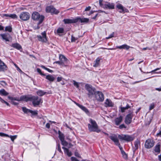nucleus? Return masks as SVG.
<instances>
[{
    "label": "nucleus",
    "mask_w": 161,
    "mask_h": 161,
    "mask_svg": "<svg viewBox=\"0 0 161 161\" xmlns=\"http://www.w3.org/2000/svg\"><path fill=\"white\" fill-rule=\"evenodd\" d=\"M46 127L47 128H49L50 127V125L49 123H47L46 125Z\"/></svg>",
    "instance_id": "nucleus-63"
},
{
    "label": "nucleus",
    "mask_w": 161,
    "mask_h": 161,
    "mask_svg": "<svg viewBox=\"0 0 161 161\" xmlns=\"http://www.w3.org/2000/svg\"><path fill=\"white\" fill-rule=\"evenodd\" d=\"M11 103L12 104H14V105H17L19 104L18 103H16V102H15L13 101H11Z\"/></svg>",
    "instance_id": "nucleus-60"
},
{
    "label": "nucleus",
    "mask_w": 161,
    "mask_h": 161,
    "mask_svg": "<svg viewBox=\"0 0 161 161\" xmlns=\"http://www.w3.org/2000/svg\"><path fill=\"white\" fill-rule=\"evenodd\" d=\"M22 109L23 111L25 114H28V113H30V109H27L25 107H23L22 108Z\"/></svg>",
    "instance_id": "nucleus-35"
},
{
    "label": "nucleus",
    "mask_w": 161,
    "mask_h": 161,
    "mask_svg": "<svg viewBox=\"0 0 161 161\" xmlns=\"http://www.w3.org/2000/svg\"><path fill=\"white\" fill-rule=\"evenodd\" d=\"M133 113V112H131L126 116L125 122L126 125H129L131 123L132 118L134 116Z\"/></svg>",
    "instance_id": "nucleus-9"
},
{
    "label": "nucleus",
    "mask_w": 161,
    "mask_h": 161,
    "mask_svg": "<svg viewBox=\"0 0 161 161\" xmlns=\"http://www.w3.org/2000/svg\"><path fill=\"white\" fill-rule=\"evenodd\" d=\"M100 58H97L96 60L94 61L93 66L94 67H97L99 64L100 61Z\"/></svg>",
    "instance_id": "nucleus-31"
},
{
    "label": "nucleus",
    "mask_w": 161,
    "mask_h": 161,
    "mask_svg": "<svg viewBox=\"0 0 161 161\" xmlns=\"http://www.w3.org/2000/svg\"><path fill=\"white\" fill-rule=\"evenodd\" d=\"M32 96L31 95L21 96L20 97V100H21V101H25L26 102L31 101Z\"/></svg>",
    "instance_id": "nucleus-15"
},
{
    "label": "nucleus",
    "mask_w": 161,
    "mask_h": 161,
    "mask_svg": "<svg viewBox=\"0 0 161 161\" xmlns=\"http://www.w3.org/2000/svg\"><path fill=\"white\" fill-rule=\"evenodd\" d=\"M61 143L64 146H67L68 145V143L64 140H62Z\"/></svg>",
    "instance_id": "nucleus-37"
},
{
    "label": "nucleus",
    "mask_w": 161,
    "mask_h": 161,
    "mask_svg": "<svg viewBox=\"0 0 161 161\" xmlns=\"http://www.w3.org/2000/svg\"><path fill=\"white\" fill-rule=\"evenodd\" d=\"M103 1V0H99V5H100L101 6H104V5L103 3H102V2Z\"/></svg>",
    "instance_id": "nucleus-57"
},
{
    "label": "nucleus",
    "mask_w": 161,
    "mask_h": 161,
    "mask_svg": "<svg viewBox=\"0 0 161 161\" xmlns=\"http://www.w3.org/2000/svg\"><path fill=\"white\" fill-rule=\"evenodd\" d=\"M155 142L151 139H147L145 143V147L147 149H150L152 148L154 145Z\"/></svg>",
    "instance_id": "nucleus-7"
},
{
    "label": "nucleus",
    "mask_w": 161,
    "mask_h": 161,
    "mask_svg": "<svg viewBox=\"0 0 161 161\" xmlns=\"http://www.w3.org/2000/svg\"><path fill=\"white\" fill-rule=\"evenodd\" d=\"M126 107H122L121 108V112L122 113L124 112L125 111V110L127 109Z\"/></svg>",
    "instance_id": "nucleus-56"
},
{
    "label": "nucleus",
    "mask_w": 161,
    "mask_h": 161,
    "mask_svg": "<svg viewBox=\"0 0 161 161\" xmlns=\"http://www.w3.org/2000/svg\"><path fill=\"white\" fill-rule=\"evenodd\" d=\"M30 14L26 12H23L20 14L19 15L20 18L24 21L28 20L30 19Z\"/></svg>",
    "instance_id": "nucleus-13"
},
{
    "label": "nucleus",
    "mask_w": 161,
    "mask_h": 161,
    "mask_svg": "<svg viewBox=\"0 0 161 161\" xmlns=\"http://www.w3.org/2000/svg\"><path fill=\"white\" fill-rule=\"evenodd\" d=\"M64 32V29L62 28H58L57 30V33H63Z\"/></svg>",
    "instance_id": "nucleus-41"
},
{
    "label": "nucleus",
    "mask_w": 161,
    "mask_h": 161,
    "mask_svg": "<svg viewBox=\"0 0 161 161\" xmlns=\"http://www.w3.org/2000/svg\"><path fill=\"white\" fill-rule=\"evenodd\" d=\"M82 110L84 111L86 113L88 114L89 113L88 109L82 105L80 108Z\"/></svg>",
    "instance_id": "nucleus-36"
},
{
    "label": "nucleus",
    "mask_w": 161,
    "mask_h": 161,
    "mask_svg": "<svg viewBox=\"0 0 161 161\" xmlns=\"http://www.w3.org/2000/svg\"><path fill=\"white\" fill-rule=\"evenodd\" d=\"M37 72H38L39 73V74L40 75H41L42 76H46V75L44 74L42 72L41 69H40L39 68H37Z\"/></svg>",
    "instance_id": "nucleus-43"
},
{
    "label": "nucleus",
    "mask_w": 161,
    "mask_h": 161,
    "mask_svg": "<svg viewBox=\"0 0 161 161\" xmlns=\"http://www.w3.org/2000/svg\"><path fill=\"white\" fill-rule=\"evenodd\" d=\"M8 137H9L10 138L12 142H14V140L17 138V135H14V136H7Z\"/></svg>",
    "instance_id": "nucleus-38"
},
{
    "label": "nucleus",
    "mask_w": 161,
    "mask_h": 161,
    "mask_svg": "<svg viewBox=\"0 0 161 161\" xmlns=\"http://www.w3.org/2000/svg\"><path fill=\"white\" fill-rule=\"evenodd\" d=\"M73 84L74 86L76 87V88H78L79 87V85L78 82H76L75 81L73 80Z\"/></svg>",
    "instance_id": "nucleus-46"
},
{
    "label": "nucleus",
    "mask_w": 161,
    "mask_h": 161,
    "mask_svg": "<svg viewBox=\"0 0 161 161\" xmlns=\"http://www.w3.org/2000/svg\"><path fill=\"white\" fill-rule=\"evenodd\" d=\"M3 16L4 17H9L11 18L12 19H17L18 18L17 16L15 14H3Z\"/></svg>",
    "instance_id": "nucleus-23"
},
{
    "label": "nucleus",
    "mask_w": 161,
    "mask_h": 161,
    "mask_svg": "<svg viewBox=\"0 0 161 161\" xmlns=\"http://www.w3.org/2000/svg\"><path fill=\"white\" fill-rule=\"evenodd\" d=\"M30 113L32 115H36L38 114V111L37 110L33 111L31 110Z\"/></svg>",
    "instance_id": "nucleus-39"
},
{
    "label": "nucleus",
    "mask_w": 161,
    "mask_h": 161,
    "mask_svg": "<svg viewBox=\"0 0 161 161\" xmlns=\"http://www.w3.org/2000/svg\"><path fill=\"white\" fill-rule=\"evenodd\" d=\"M12 28L11 26H7L5 28V31H8L10 32H11L12 31Z\"/></svg>",
    "instance_id": "nucleus-34"
},
{
    "label": "nucleus",
    "mask_w": 161,
    "mask_h": 161,
    "mask_svg": "<svg viewBox=\"0 0 161 161\" xmlns=\"http://www.w3.org/2000/svg\"><path fill=\"white\" fill-rule=\"evenodd\" d=\"M105 104L106 105V107H113L114 104L112 103V101L110 100L107 99L105 102Z\"/></svg>",
    "instance_id": "nucleus-25"
},
{
    "label": "nucleus",
    "mask_w": 161,
    "mask_h": 161,
    "mask_svg": "<svg viewBox=\"0 0 161 161\" xmlns=\"http://www.w3.org/2000/svg\"><path fill=\"white\" fill-rule=\"evenodd\" d=\"M75 156L77 157L81 158V156L80 154L77 152H75Z\"/></svg>",
    "instance_id": "nucleus-55"
},
{
    "label": "nucleus",
    "mask_w": 161,
    "mask_h": 161,
    "mask_svg": "<svg viewBox=\"0 0 161 161\" xmlns=\"http://www.w3.org/2000/svg\"><path fill=\"white\" fill-rule=\"evenodd\" d=\"M104 8L106 9H114V5L113 3L107 2V4L104 5Z\"/></svg>",
    "instance_id": "nucleus-18"
},
{
    "label": "nucleus",
    "mask_w": 161,
    "mask_h": 161,
    "mask_svg": "<svg viewBox=\"0 0 161 161\" xmlns=\"http://www.w3.org/2000/svg\"><path fill=\"white\" fill-rule=\"evenodd\" d=\"M44 16L43 15H40L39 13L37 12H34L32 14L31 18L34 20L39 21L37 25H39L43 22L44 19Z\"/></svg>",
    "instance_id": "nucleus-3"
},
{
    "label": "nucleus",
    "mask_w": 161,
    "mask_h": 161,
    "mask_svg": "<svg viewBox=\"0 0 161 161\" xmlns=\"http://www.w3.org/2000/svg\"><path fill=\"white\" fill-rule=\"evenodd\" d=\"M42 36L37 35V38L39 41L42 42H46L47 40V37L46 33L45 31L42 32L41 34Z\"/></svg>",
    "instance_id": "nucleus-8"
},
{
    "label": "nucleus",
    "mask_w": 161,
    "mask_h": 161,
    "mask_svg": "<svg viewBox=\"0 0 161 161\" xmlns=\"http://www.w3.org/2000/svg\"><path fill=\"white\" fill-rule=\"evenodd\" d=\"M11 46L18 50H20L22 48L21 45L17 43H13Z\"/></svg>",
    "instance_id": "nucleus-24"
},
{
    "label": "nucleus",
    "mask_w": 161,
    "mask_h": 161,
    "mask_svg": "<svg viewBox=\"0 0 161 161\" xmlns=\"http://www.w3.org/2000/svg\"><path fill=\"white\" fill-rule=\"evenodd\" d=\"M0 36L2 37V40H4L5 42H11L12 37L9 34L6 33L1 34Z\"/></svg>",
    "instance_id": "nucleus-10"
},
{
    "label": "nucleus",
    "mask_w": 161,
    "mask_h": 161,
    "mask_svg": "<svg viewBox=\"0 0 161 161\" xmlns=\"http://www.w3.org/2000/svg\"><path fill=\"white\" fill-rule=\"evenodd\" d=\"M89 121L91 124H89L88 127L90 132H96L97 133L100 132L101 130L98 129V126L95 120L90 118Z\"/></svg>",
    "instance_id": "nucleus-2"
},
{
    "label": "nucleus",
    "mask_w": 161,
    "mask_h": 161,
    "mask_svg": "<svg viewBox=\"0 0 161 161\" xmlns=\"http://www.w3.org/2000/svg\"><path fill=\"white\" fill-rule=\"evenodd\" d=\"M114 32H113L112 33H111V34H110L108 37H106V38L107 39H108L112 38L114 37Z\"/></svg>",
    "instance_id": "nucleus-51"
},
{
    "label": "nucleus",
    "mask_w": 161,
    "mask_h": 161,
    "mask_svg": "<svg viewBox=\"0 0 161 161\" xmlns=\"http://www.w3.org/2000/svg\"><path fill=\"white\" fill-rule=\"evenodd\" d=\"M31 101L32 102V103L34 107L38 106L41 103H42V98H39L37 96H32Z\"/></svg>",
    "instance_id": "nucleus-6"
},
{
    "label": "nucleus",
    "mask_w": 161,
    "mask_h": 161,
    "mask_svg": "<svg viewBox=\"0 0 161 161\" xmlns=\"http://www.w3.org/2000/svg\"><path fill=\"white\" fill-rule=\"evenodd\" d=\"M119 128L120 129H122L123 128L126 129V126L124 124H122L119 126Z\"/></svg>",
    "instance_id": "nucleus-45"
},
{
    "label": "nucleus",
    "mask_w": 161,
    "mask_h": 161,
    "mask_svg": "<svg viewBox=\"0 0 161 161\" xmlns=\"http://www.w3.org/2000/svg\"><path fill=\"white\" fill-rule=\"evenodd\" d=\"M41 68H43V69H45L47 70L48 72H49L50 73H52V72H53V71L52 70H51V69H49L45 67L43 65H41Z\"/></svg>",
    "instance_id": "nucleus-40"
},
{
    "label": "nucleus",
    "mask_w": 161,
    "mask_h": 161,
    "mask_svg": "<svg viewBox=\"0 0 161 161\" xmlns=\"http://www.w3.org/2000/svg\"><path fill=\"white\" fill-rule=\"evenodd\" d=\"M71 160L72 161H79L75 157H72L71 158Z\"/></svg>",
    "instance_id": "nucleus-54"
},
{
    "label": "nucleus",
    "mask_w": 161,
    "mask_h": 161,
    "mask_svg": "<svg viewBox=\"0 0 161 161\" xmlns=\"http://www.w3.org/2000/svg\"><path fill=\"white\" fill-rule=\"evenodd\" d=\"M91 7L89 6L86 7V8L85 9V11H88L90 10L91 9Z\"/></svg>",
    "instance_id": "nucleus-59"
},
{
    "label": "nucleus",
    "mask_w": 161,
    "mask_h": 161,
    "mask_svg": "<svg viewBox=\"0 0 161 161\" xmlns=\"http://www.w3.org/2000/svg\"><path fill=\"white\" fill-rule=\"evenodd\" d=\"M62 148L64 149V151L65 153H66L67 155L68 156L70 157L72 155V154L71 152H69L68 148L64 147H62Z\"/></svg>",
    "instance_id": "nucleus-26"
},
{
    "label": "nucleus",
    "mask_w": 161,
    "mask_h": 161,
    "mask_svg": "<svg viewBox=\"0 0 161 161\" xmlns=\"http://www.w3.org/2000/svg\"><path fill=\"white\" fill-rule=\"evenodd\" d=\"M0 136L2 137L9 136V135H8L5 134L4 133H2V132H0Z\"/></svg>",
    "instance_id": "nucleus-48"
},
{
    "label": "nucleus",
    "mask_w": 161,
    "mask_h": 161,
    "mask_svg": "<svg viewBox=\"0 0 161 161\" xmlns=\"http://www.w3.org/2000/svg\"><path fill=\"white\" fill-rule=\"evenodd\" d=\"M76 19L77 21V22L79 21L81 23H87L89 21V19L88 18H80V17H77L76 18Z\"/></svg>",
    "instance_id": "nucleus-21"
},
{
    "label": "nucleus",
    "mask_w": 161,
    "mask_h": 161,
    "mask_svg": "<svg viewBox=\"0 0 161 161\" xmlns=\"http://www.w3.org/2000/svg\"><path fill=\"white\" fill-rule=\"evenodd\" d=\"M58 137L60 141L63 140L64 139L65 136L64 134L62 133L60 130H58Z\"/></svg>",
    "instance_id": "nucleus-29"
},
{
    "label": "nucleus",
    "mask_w": 161,
    "mask_h": 161,
    "mask_svg": "<svg viewBox=\"0 0 161 161\" xmlns=\"http://www.w3.org/2000/svg\"><path fill=\"white\" fill-rule=\"evenodd\" d=\"M63 21L65 24L74 23L77 22L76 18L74 19H64L63 20Z\"/></svg>",
    "instance_id": "nucleus-20"
},
{
    "label": "nucleus",
    "mask_w": 161,
    "mask_h": 161,
    "mask_svg": "<svg viewBox=\"0 0 161 161\" xmlns=\"http://www.w3.org/2000/svg\"><path fill=\"white\" fill-rule=\"evenodd\" d=\"M37 94L39 96H42L46 93V92H45L42 90H39L36 92Z\"/></svg>",
    "instance_id": "nucleus-32"
},
{
    "label": "nucleus",
    "mask_w": 161,
    "mask_h": 161,
    "mask_svg": "<svg viewBox=\"0 0 161 161\" xmlns=\"http://www.w3.org/2000/svg\"><path fill=\"white\" fill-rule=\"evenodd\" d=\"M8 94V93L7 92L5 89H2L0 90V95L3 96H6Z\"/></svg>",
    "instance_id": "nucleus-30"
},
{
    "label": "nucleus",
    "mask_w": 161,
    "mask_h": 161,
    "mask_svg": "<svg viewBox=\"0 0 161 161\" xmlns=\"http://www.w3.org/2000/svg\"><path fill=\"white\" fill-rule=\"evenodd\" d=\"M85 88L88 92L87 94L89 97L92 98L97 92L96 89L94 87L88 84H86Z\"/></svg>",
    "instance_id": "nucleus-4"
},
{
    "label": "nucleus",
    "mask_w": 161,
    "mask_h": 161,
    "mask_svg": "<svg viewBox=\"0 0 161 161\" xmlns=\"http://www.w3.org/2000/svg\"><path fill=\"white\" fill-rule=\"evenodd\" d=\"M47 12L51 13L52 14H57L59 12L53 6H50L47 7L46 8Z\"/></svg>",
    "instance_id": "nucleus-12"
},
{
    "label": "nucleus",
    "mask_w": 161,
    "mask_h": 161,
    "mask_svg": "<svg viewBox=\"0 0 161 161\" xmlns=\"http://www.w3.org/2000/svg\"><path fill=\"white\" fill-rule=\"evenodd\" d=\"M8 98L11 101L16 100L18 101H20L21 100H20V97H11L8 96Z\"/></svg>",
    "instance_id": "nucleus-33"
},
{
    "label": "nucleus",
    "mask_w": 161,
    "mask_h": 161,
    "mask_svg": "<svg viewBox=\"0 0 161 161\" xmlns=\"http://www.w3.org/2000/svg\"><path fill=\"white\" fill-rule=\"evenodd\" d=\"M156 136H161V130L160 131L159 133H157Z\"/></svg>",
    "instance_id": "nucleus-64"
},
{
    "label": "nucleus",
    "mask_w": 161,
    "mask_h": 161,
    "mask_svg": "<svg viewBox=\"0 0 161 161\" xmlns=\"http://www.w3.org/2000/svg\"><path fill=\"white\" fill-rule=\"evenodd\" d=\"M122 155V156L125 159H126L128 158V156L127 154L124 151L123 152L121 153Z\"/></svg>",
    "instance_id": "nucleus-42"
},
{
    "label": "nucleus",
    "mask_w": 161,
    "mask_h": 161,
    "mask_svg": "<svg viewBox=\"0 0 161 161\" xmlns=\"http://www.w3.org/2000/svg\"><path fill=\"white\" fill-rule=\"evenodd\" d=\"M140 141L138 139H136L134 142V147L133 148V152L134 153L136 150L138 149L139 146L140 145Z\"/></svg>",
    "instance_id": "nucleus-17"
},
{
    "label": "nucleus",
    "mask_w": 161,
    "mask_h": 161,
    "mask_svg": "<svg viewBox=\"0 0 161 161\" xmlns=\"http://www.w3.org/2000/svg\"><path fill=\"white\" fill-rule=\"evenodd\" d=\"M77 39V38H75L73 36V35L71 36V42H75L76 40Z\"/></svg>",
    "instance_id": "nucleus-49"
},
{
    "label": "nucleus",
    "mask_w": 161,
    "mask_h": 161,
    "mask_svg": "<svg viewBox=\"0 0 161 161\" xmlns=\"http://www.w3.org/2000/svg\"><path fill=\"white\" fill-rule=\"evenodd\" d=\"M130 47V46L125 44L123 45L120 46H116V48H119V49H125L126 50H128Z\"/></svg>",
    "instance_id": "nucleus-22"
},
{
    "label": "nucleus",
    "mask_w": 161,
    "mask_h": 161,
    "mask_svg": "<svg viewBox=\"0 0 161 161\" xmlns=\"http://www.w3.org/2000/svg\"><path fill=\"white\" fill-rule=\"evenodd\" d=\"M7 68V65L0 59V72H4Z\"/></svg>",
    "instance_id": "nucleus-16"
},
{
    "label": "nucleus",
    "mask_w": 161,
    "mask_h": 161,
    "mask_svg": "<svg viewBox=\"0 0 161 161\" xmlns=\"http://www.w3.org/2000/svg\"><path fill=\"white\" fill-rule=\"evenodd\" d=\"M155 107L154 103H152L150 105L149 108V110H151L153 109Z\"/></svg>",
    "instance_id": "nucleus-44"
},
{
    "label": "nucleus",
    "mask_w": 161,
    "mask_h": 161,
    "mask_svg": "<svg viewBox=\"0 0 161 161\" xmlns=\"http://www.w3.org/2000/svg\"><path fill=\"white\" fill-rule=\"evenodd\" d=\"M116 7L119 10V12L120 13H125V12L128 13L129 10L124 7L122 4L119 3L116 5Z\"/></svg>",
    "instance_id": "nucleus-14"
},
{
    "label": "nucleus",
    "mask_w": 161,
    "mask_h": 161,
    "mask_svg": "<svg viewBox=\"0 0 161 161\" xmlns=\"http://www.w3.org/2000/svg\"><path fill=\"white\" fill-rule=\"evenodd\" d=\"M2 24H0V31H3L4 30V27L2 25Z\"/></svg>",
    "instance_id": "nucleus-62"
},
{
    "label": "nucleus",
    "mask_w": 161,
    "mask_h": 161,
    "mask_svg": "<svg viewBox=\"0 0 161 161\" xmlns=\"http://www.w3.org/2000/svg\"><path fill=\"white\" fill-rule=\"evenodd\" d=\"M116 146H118L119 147L120 150V151H121V153L122 152H123L124 151L123 149V148L120 145V143H119V144H117V145Z\"/></svg>",
    "instance_id": "nucleus-50"
},
{
    "label": "nucleus",
    "mask_w": 161,
    "mask_h": 161,
    "mask_svg": "<svg viewBox=\"0 0 161 161\" xmlns=\"http://www.w3.org/2000/svg\"><path fill=\"white\" fill-rule=\"evenodd\" d=\"M46 78L51 82H53L55 79V78L52 75H47Z\"/></svg>",
    "instance_id": "nucleus-28"
},
{
    "label": "nucleus",
    "mask_w": 161,
    "mask_h": 161,
    "mask_svg": "<svg viewBox=\"0 0 161 161\" xmlns=\"http://www.w3.org/2000/svg\"><path fill=\"white\" fill-rule=\"evenodd\" d=\"M62 78L61 77H58L57 78V81L58 82H60L62 80Z\"/></svg>",
    "instance_id": "nucleus-58"
},
{
    "label": "nucleus",
    "mask_w": 161,
    "mask_h": 161,
    "mask_svg": "<svg viewBox=\"0 0 161 161\" xmlns=\"http://www.w3.org/2000/svg\"><path fill=\"white\" fill-rule=\"evenodd\" d=\"M0 84L2 86H6L7 85L6 82L3 80L0 81Z\"/></svg>",
    "instance_id": "nucleus-53"
},
{
    "label": "nucleus",
    "mask_w": 161,
    "mask_h": 161,
    "mask_svg": "<svg viewBox=\"0 0 161 161\" xmlns=\"http://www.w3.org/2000/svg\"><path fill=\"white\" fill-rule=\"evenodd\" d=\"M59 61H55L54 64H58L59 65L62 66H66L68 63V60L65 56L62 54H60L59 56Z\"/></svg>",
    "instance_id": "nucleus-5"
},
{
    "label": "nucleus",
    "mask_w": 161,
    "mask_h": 161,
    "mask_svg": "<svg viewBox=\"0 0 161 161\" xmlns=\"http://www.w3.org/2000/svg\"><path fill=\"white\" fill-rule=\"evenodd\" d=\"M118 137L121 140H124L127 142L132 141L134 139V137L132 136L124 134L119 135L118 137L115 134H113L109 136V138L116 145L119 143Z\"/></svg>",
    "instance_id": "nucleus-1"
},
{
    "label": "nucleus",
    "mask_w": 161,
    "mask_h": 161,
    "mask_svg": "<svg viewBox=\"0 0 161 161\" xmlns=\"http://www.w3.org/2000/svg\"><path fill=\"white\" fill-rule=\"evenodd\" d=\"M95 96V98L98 101L103 102L104 100V95L101 92L97 91Z\"/></svg>",
    "instance_id": "nucleus-11"
},
{
    "label": "nucleus",
    "mask_w": 161,
    "mask_h": 161,
    "mask_svg": "<svg viewBox=\"0 0 161 161\" xmlns=\"http://www.w3.org/2000/svg\"><path fill=\"white\" fill-rule=\"evenodd\" d=\"M161 68H157L153 70H152L151 71V72H147L146 73H156V72H155L158 70H159V69H160Z\"/></svg>",
    "instance_id": "nucleus-52"
},
{
    "label": "nucleus",
    "mask_w": 161,
    "mask_h": 161,
    "mask_svg": "<svg viewBox=\"0 0 161 161\" xmlns=\"http://www.w3.org/2000/svg\"><path fill=\"white\" fill-rule=\"evenodd\" d=\"M160 147V145L159 143H158L155 147L154 151L156 153H159L161 151Z\"/></svg>",
    "instance_id": "nucleus-27"
},
{
    "label": "nucleus",
    "mask_w": 161,
    "mask_h": 161,
    "mask_svg": "<svg viewBox=\"0 0 161 161\" xmlns=\"http://www.w3.org/2000/svg\"><path fill=\"white\" fill-rule=\"evenodd\" d=\"M123 117L122 115H120L119 117H117L114 119V122L116 125H119L123 120Z\"/></svg>",
    "instance_id": "nucleus-19"
},
{
    "label": "nucleus",
    "mask_w": 161,
    "mask_h": 161,
    "mask_svg": "<svg viewBox=\"0 0 161 161\" xmlns=\"http://www.w3.org/2000/svg\"><path fill=\"white\" fill-rule=\"evenodd\" d=\"M57 150L60 153H62V152L61 150L60 146L59 143H58L57 144Z\"/></svg>",
    "instance_id": "nucleus-47"
},
{
    "label": "nucleus",
    "mask_w": 161,
    "mask_h": 161,
    "mask_svg": "<svg viewBox=\"0 0 161 161\" xmlns=\"http://www.w3.org/2000/svg\"><path fill=\"white\" fill-rule=\"evenodd\" d=\"M2 103H5L8 106H10V105L8 102H6L5 100H4L3 101Z\"/></svg>",
    "instance_id": "nucleus-61"
}]
</instances>
